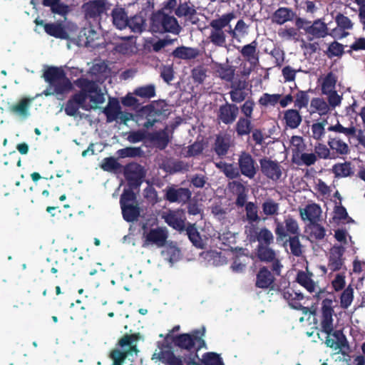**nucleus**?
Returning <instances> with one entry per match:
<instances>
[{"label":"nucleus","mask_w":365,"mask_h":365,"mask_svg":"<svg viewBox=\"0 0 365 365\" xmlns=\"http://www.w3.org/2000/svg\"><path fill=\"white\" fill-rule=\"evenodd\" d=\"M198 332L199 331H195L192 335L187 334H180L174 339V343L176 346L182 349L189 350L195 344L194 341L195 340L199 342L198 349L205 347V342L204 340L197 336Z\"/></svg>","instance_id":"obj_12"},{"label":"nucleus","mask_w":365,"mask_h":365,"mask_svg":"<svg viewBox=\"0 0 365 365\" xmlns=\"http://www.w3.org/2000/svg\"><path fill=\"white\" fill-rule=\"evenodd\" d=\"M238 163L242 175L249 178L255 177L256 168L255 161L250 154L242 153L239 158Z\"/></svg>","instance_id":"obj_15"},{"label":"nucleus","mask_w":365,"mask_h":365,"mask_svg":"<svg viewBox=\"0 0 365 365\" xmlns=\"http://www.w3.org/2000/svg\"><path fill=\"white\" fill-rule=\"evenodd\" d=\"M230 147V140L228 138L218 136L215 143V151L219 155H224Z\"/></svg>","instance_id":"obj_53"},{"label":"nucleus","mask_w":365,"mask_h":365,"mask_svg":"<svg viewBox=\"0 0 365 365\" xmlns=\"http://www.w3.org/2000/svg\"><path fill=\"white\" fill-rule=\"evenodd\" d=\"M296 25L300 29H304L306 33L313 38H324L329 35L327 25L322 21L318 19L314 21L312 25L302 19L296 21Z\"/></svg>","instance_id":"obj_8"},{"label":"nucleus","mask_w":365,"mask_h":365,"mask_svg":"<svg viewBox=\"0 0 365 365\" xmlns=\"http://www.w3.org/2000/svg\"><path fill=\"white\" fill-rule=\"evenodd\" d=\"M238 115V108L235 105L226 104L222 106L219 110V118L225 124L235 121Z\"/></svg>","instance_id":"obj_20"},{"label":"nucleus","mask_w":365,"mask_h":365,"mask_svg":"<svg viewBox=\"0 0 365 365\" xmlns=\"http://www.w3.org/2000/svg\"><path fill=\"white\" fill-rule=\"evenodd\" d=\"M312 274L307 270L300 271L297 276V282L304 287L310 293H317L319 287L318 284L312 279Z\"/></svg>","instance_id":"obj_19"},{"label":"nucleus","mask_w":365,"mask_h":365,"mask_svg":"<svg viewBox=\"0 0 365 365\" xmlns=\"http://www.w3.org/2000/svg\"><path fill=\"white\" fill-rule=\"evenodd\" d=\"M81 97L79 93H77L68 101L65 108V112L68 115L77 116L78 115V109L80 107L81 108Z\"/></svg>","instance_id":"obj_34"},{"label":"nucleus","mask_w":365,"mask_h":365,"mask_svg":"<svg viewBox=\"0 0 365 365\" xmlns=\"http://www.w3.org/2000/svg\"><path fill=\"white\" fill-rule=\"evenodd\" d=\"M332 304L333 301L330 299H325L322 302L321 327L326 334H331L334 329Z\"/></svg>","instance_id":"obj_11"},{"label":"nucleus","mask_w":365,"mask_h":365,"mask_svg":"<svg viewBox=\"0 0 365 365\" xmlns=\"http://www.w3.org/2000/svg\"><path fill=\"white\" fill-rule=\"evenodd\" d=\"M135 94L142 98H153L155 95V86L153 85H148L138 88L135 90Z\"/></svg>","instance_id":"obj_56"},{"label":"nucleus","mask_w":365,"mask_h":365,"mask_svg":"<svg viewBox=\"0 0 365 365\" xmlns=\"http://www.w3.org/2000/svg\"><path fill=\"white\" fill-rule=\"evenodd\" d=\"M292 161L298 165L310 166L314 165L317 161V155L315 153H300L293 155Z\"/></svg>","instance_id":"obj_31"},{"label":"nucleus","mask_w":365,"mask_h":365,"mask_svg":"<svg viewBox=\"0 0 365 365\" xmlns=\"http://www.w3.org/2000/svg\"><path fill=\"white\" fill-rule=\"evenodd\" d=\"M225 175L229 178H235L239 176V171L237 168L231 164H227L222 162L216 164Z\"/></svg>","instance_id":"obj_51"},{"label":"nucleus","mask_w":365,"mask_h":365,"mask_svg":"<svg viewBox=\"0 0 365 365\" xmlns=\"http://www.w3.org/2000/svg\"><path fill=\"white\" fill-rule=\"evenodd\" d=\"M43 77L49 83L43 92L46 96L55 95L58 98H61V96L68 93L72 88L71 81L60 68H48L45 71Z\"/></svg>","instance_id":"obj_2"},{"label":"nucleus","mask_w":365,"mask_h":365,"mask_svg":"<svg viewBox=\"0 0 365 365\" xmlns=\"http://www.w3.org/2000/svg\"><path fill=\"white\" fill-rule=\"evenodd\" d=\"M123 218L128 222L135 220L139 215L138 208L132 204L120 205Z\"/></svg>","instance_id":"obj_39"},{"label":"nucleus","mask_w":365,"mask_h":365,"mask_svg":"<svg viewBox=\"0 0 365 365\" xmlns=\"http://www.w3.org/2000/svg\"><path fill=\"white\" fill-rule=\"evenodd\" d=\"M309 96L305 91H299L295 96L294 106L301 109L307 106Z\"/></svg>","instance_id":"obj_60"},{"label":"nucleus","mask_w":365,"mask_h":365,"mask_svg":"<svg viewBox=\"0 0 365 365\" xmlns=\"http://www.w3.org/2000/svg\"><path fill=\"white\" fill-rule=\"evenodd\" d=\"M258 257L262 261L272 262V269L277 274H279L282 266L280 264L277 254L274 250L267 247L259 245L258 248Z\"/></svg>","instance_id":"obj_14"},{"label":"nucleus","mask_w":365,"mask_h":365,"mask_svg":"<svg viewBox=\"0 0 365 365\" xmlns=\"http://www.w3.org/2000/svg\"><path fill=\"white\" fill-rule=\"evenodd\" d=\"M230 185L238 194L236 201L237 205L241 207L245 205L247 200V190L245 187L239 182H232Z\"/></svg>","instance_id":"obj_40"},{"label":"nucleus","mask_w":365,"mask_h":365,"mask_svg":"<svg viewBox=\"0 0 365 365\" xmlns=\"http://www.w3.org/2000/svg\"><path fill=\"white\" fill-rule=\"evenodd\" d=\"M262 173L272 181H277L282 175L283 168L277 160L268 158L259 160Z\"/></svg>","instance_id":"obj_10"},{"label":"nucleus","mask_w":365,"mask_h":365,"mask_svg":"<svg viewBox=\"0 0 365 365\" xmlns=\"http://www.w3.org/2000/svg\"><path fill=\"white\" fill-rule=\"evenodd\" d=\"M284 222L286 230L282 223L277 222L275 232L278 236L284 237L288 234L296 235L299 233L298 223L294 219L287 216Z\"/></svg>","instance_id":"obj_18"},{"label":"nucleus","mask_w":365,"mask_h":365,"mask_svg":"<svg viewBox=\"0 0 365 365\" xmlns=\"http://www.w3.org/2000/svg\"><path fill=\"white\" fill-rule=\"evenodd\" d=\"M321 213V207L315 203H312L303 208H299L302 220L304 221L307 220L311 223H316L319 219Z\"/></svg>","instance_id":"obj_17"},{"label":"nucleus","mask_w":365,"mask_h":365,"mask_svg":"<svg viewBox=\"0 0 365 365\" xmlns=\"http://www.w3.org/2000/svg\"><path fill=\"white\" fill-rule=\"evenodd\" d=\"M36 23L43 26L48 35L62 39L68 38L70 35L77 30L76 25L71 22H67L65 24H43V21L36 20Z\"/></svg>","instance_id":"obj_6"},{"label":"nucleus","mask_w":365,"mask_h":365,"mask_svg":"<svg viewBox=\"0 0 365 365\" xmlns=\"http://www.w3.org/2000/svg\"><path fill=\"white\" fill-rule=\"evenodd\" d=\"M328 103L322 98H314L311 100L309 106L310 114L317 113L319 115H325L331 111Z\"/></svg>","instance_id":"obj_22"},{"label":"nucleus","mask_w":365,"mask_h":365,"mask_svg":"<svg viewBox=\"0 0 365 365\" xmlns=\"http://www.w3.org/2000/svg\"><path fill=\"white\" fill-rule=\"evenodd\" d=\"M279 36L286 41L289 40H297L298 39V31L294 28H283L278 31Z\"/></svg>","instance_id":"obj_54"},{"label":"nucleus","mask_w":365,"mask_h":365,"mask_svg":"<svg viewBox=\"0 0 365 365\" xmlns=\"http://www.w3.org/2000/svg\"><path fill=\"white\" fill-rule=\"evenodd\" d=\"M158 147L164 148L169 141L168 134L164 132L156 133L153 137Z\"/></svg>","instance_id":"obj_63"},{"label":"nucleus","mask_w":365,"mask_h":365,"mask_svg":"<svg viewBox=\"0 0 365 365\" xmlns=\"http://www.w3.org/2000/svg\"><path fill=\"white\" fill-rule=\"evenodd\" d=\"M115 50L123 54H130L135 51V43L133 38L125 39L115 46Z\"/></svg>","instance_id":"obj_37"},{"label":"nucleus","mask_w":365,"mask_h":365,"mask_svg":"<svg viewBox=\"0 0 365 365\" xmlns=\"http://www.w3.org/2000/svg\"><path fill=\"white\" fill-rule=\"evenodd\" d=\"M344 53V46L342 44L334 41L331 43L328 48V56L329 57L340 56Z\"/></svg>","instance_id":"obj_61"},{"label":"nucleus","mask_w":365,"mask_h":365,"mask_svg":"<svg viewBox=\"0 0 365 365\" xmlns=\"http://www.w3.org/2000/svg\"><path fill=\"white\" fill-rule=\"evenodd\" d=\"M90 73L101 80L107 76V66L104 63H96L91 68Z\"/></svg>","instance_id":"obj_55"},{"label":"nucleus","mask_w":365,"mask_h":365,"mask_svg":"<svg viewBox=\"0 0 365 365\" xmlns=\"http://www.w3.org/2000/svg\"><path fill=\"white\" fill-rule=\"evenodd\" d=\"M204 365H222L220 356L214 352L207 353L202 356Z\"/></svg>","instance_id":"obj_59"},{"label":"nucleus","mask_w":365,"mask_h":365,"mask_svg":"<svg viewBox=\"0 0 365 365\" xmlns=\"http://www.w3.org/2000/svg\"><path fill=\"white\" fill-rule=\"evenodd\" d=\"M246 217L250 222H257L259 220L257 214V207L252 202H248L245 206Z\"/></svg>","instance_id":"obj_57"},{"label":"nucleus","mask_w":365,"mask_h":365,"mask_svg":"<svg viewBox=\"0 0 365 365\" xmlns=\"http://www.w3.org/2000/svg\"><path fill=\"white\" fill-rule=\"evenodd\" d=\"M251 130V122L248 118H240L236 124V131L239 135H247Z\"/></svg>","instance_id":"obj_50"},{"label":"nucleus","mask_w":365,"mask_h":365,"mask_svg":"<svg viewBox=\"0 0 365 365\" xmlns=\"http://www.w3.org/2000/svg\"><path fill=\"white\" fill-rule=\"evenodd\" d=\"M318 81L321 85L322 93L324 95L329 94L335 91L336 78L332 73L321 76Z\"/></svg>","instance_id":"obj_26"},{"label":"nucleus","mask_w":365,"mask_h":365,"mask_svg":"<svg viewBox=\"0 0 365 365\" xmlns=\"http://www.w3.org/2000/svg\"><path fill=\"white\" fill-rule=\"evenodd\" d=\"M227 27L228 30H226L227 33L232 38L236 39L239 42L240 41V38L247 34L248 26L243 20H239L234 29H232L230 25L227 26Z\"/></svg>","instance_id":"obj_29"},{"label":"nucleus","mask_w":365,"mask_h":365,"mask_svg":"<svg viewBox=\"0 0 365 365\" xmlns=\"http://www.w3.org/2000/svg\"><path fill=\"white\" fill-rule=\"evenodd\" d=\"M284 298L287 301L289 306L294 309H300L303 307L300 302L304 299V296L301 293L287 291L284 292Z\"/></svg>","instance_id":"obj_33"},{"label":"nucleus","mask_w":365,"mask_h":365,"mask_svg":"<svg viewBox=\"0 0 365 365\" xmlns=\"http://www.w3.org/2000/svg\"><path fill=\"white\" fill-rule=\"evenodd\" d=\"M284 119L286 125L290 128H297L302 122V117L299 112L294 109H289L285 111Z\"/></svg>","instance_id":"obj_32"},{"label":"nucleus","mask_w":365,"mask_h":365,"mask_svg":"<svg viewBox=\"0 0 365 365\" xmlns=\"http://www.w3.org/2000/svg\"><path fill=\"white\" fill-rule=\"evenodd\" d=\"M344 247L334 245L330 250L329 267L333 270L339 269L343 264L342 256L344 252Z\"/></svg>","instance_id":"obj_21"},{"label":"nucleus","mask_w":365,"mask_h":365,"mask_svg":"<svg viewBox=\"0 0 365 365\" xmlns=\"http://www.w3.org/2000/svg\"><path fill=\"white\" fill-rule=\"evenodd\" d=\"M280 94L264 93L259 99V103L262 106H274L280 100Z\"/></svg>","instance_id":"obj_46"},{"label":"nucleus","mask_w":365,"mask_h":365,"mask_svg":"<svg viewBox=\"0 0 365 365\" xmlns=\"http://www.w3.org/2000/svg\"><path fill=\"white\" fill-rule=\"evenodd\" d=\"M166 197L170 202H182L190 197V192L186 188H170L167 191Z\"/></svg>","instance_id":"obj_27"},{"label":"nucleus","mask_w":365,"mask_h":365,"mask_svg":"<svg viewBox=\"0 0 365 365\" xmlns=\"http://www.w3.org/2000/svg\"><path fill=\"white\" fill-rule=\"evenodd\" d=\"M337 26L331 29L329 36L336 39H342L349 35V31L354 29V23L346 16L339 13L334 18Z\"/></svg>","instance_id":"obj_9"},{"label":"nucleus","mask_w":365,"mask_h":365,"mask_svg":"<svg viewBox=\"0 0 365 365\" xmlns=\"http://www.w3.org/2000/svg\"><path fill=\"white\" fill-rule=\"evenodd\" d=\"M331 171L337 178H346L353 173L351 163L348 162L335 164L332 167Z\"/></svg>","instance_id":"obj_35"},{"label":"nucleus","mask_w":365,"mask_h":365,"mask_svg":"<svg viewBox=\"0 0 365 365\" xmlns=\"http://www.w3.org/2000/svg\"><path fill=\"white\" fill-rule=\"evenodd\" d=\"M274 237L272 233L266 228H262L259 230L257 234V240L260 243V245L262 244L269 245L273 242Z\"/></svg>","instance_id":"obj_58"},{"label":"nucleus","mask_w":365,"mask_h":365,"mask_svg":"<svg viewBox=\"0 0 365 365\" xmlns=\"http://www.w3.org/2000/svg\"><path fill=\"white\" fill-rule=\"evenodd\" d=\"M119 347L113 349L110 357L113 365H122L127 356L136 355V340L133 336L125 335L118 342Z\"/></svg>","instance_id":"obj_5"},{"label":"nucleus","mask_w":365,"mask_h":365,"mask_svg":"<svg viewBox=\"0 0 365 365\" xmlns=\"http://www.w3.org/2000/svg\"><path fill=\"white\" fill-rule=\"evenodd\" d=\"M165 221L174 229L181 231L185 228V215L182 210L169 211L164 215Z\"/></svg>","instance_id":"obj_16"},{"label":"nucleus","mask_w":365,"mask_h":365,"mask_svg":"<svg viewBox=\"0 0 365 365\" xmlns=\"http://www.w3.org/2000/svg\"><path fill=\"white\" fill-rule=\"evenodd\" d=\"M331 285L336 292L343 289L346 285L345 276L341 274H337L332 280Z\"/></svg>","instance_id":"obj_64"},{"label":"nucleus","mask_w":365,"mask_h":365,"mask_svg":"<svg viewBox=\"0 0 365 365\" xmlns=\"http://www.w3.org/2000/svg\"><path fill=\"white\" fill-rule=\"evenodd\" d=\"M328 130L331 132L343 133L346 137L354 136L356 134V129L354 126L351 125L349 127H344L338 121L336 124L334 125H330L328 128Z\"/></svg>","instance_id":"obj_41"},{"label":"nucleus","mask_w":365,"mask_h":365,"mask_svg":"<svg viewBox=\"0 0 365 365\" xmlns=\"http://www.w3.org/2000/svg\"><path fill=\"white\" fill-rule=\"evenodd\" d=\"M334 237L336 241L340 243L339 246L344 247V250L347 247L352 245L351 237L349 235L348 232L344 230H336Z\"/></svg>","instance_id":"obj_48"},{"label":"nucleus","mask_w":365,"mask_h":365,"mask_svg":"<svg viewBox=\"0 0 365 365\" xmlns=\"http://www.w3.org/2000/svg\"><path fill=\"white\" fill-rule=\"evenodd\" d=\"M327 120L314 123L311 126L312 137L317 140H322L325 136V125Z\"/></svg>","instance_id":"obj_45"},{"label":"nucleus","mask_w":365,"mask_h":365,"mask_svg":"<svg viewBox=\"0 0 365 365\" xmlns=\"http://www.w3.org/2000/svg\"><path fill=\"white\" fill-rule=\"evenodd\" d=\"M163 361L166 365H182V360L180 357L176 356L173 353L164 354Z\"/></svg>","instance_id":"obj_62"},{"label":"nucleus","mask_w":365,"mask_h":365,"mask_svg":"<svg viewBox=\"0 0 365 365\" xmlns=\"http://www.w3.org/2000/svg\"><path fill=\"white\" fill-rule=\"evenodd\" d=\"M162 255L165 259L173 263L180 258V252L177 247L170 245L162 251Z\"/></svg>","instance_id":"obj_43"},{"label":"nucleus","mask_w":365,"mask_h":365,"mask_svg":"<svg viewBox=\"0 0 365 365\" xmlns=\"http://www.w3.org/2000/svg\"><path fill=\"white\" fill-rule=\"evenodd\" d=\"M151 29L153 32L178 34L181 27L174 16L164 11H159L152 16Z\"/></svg>","instance_id":"obj_4"},{"label":"nucleus","mask_w":365,"mask_h":365,"mask_svg":"<svg viewBox=\"0 0 365 365\" xmlns=\"http://www.w3.org/2000/svg\"><path fill=\"white\" fill-rule=\"evenodd\" d=\"M112 17L114 26L118 29H123L127 26L128 16L123 9H114L112 11Z\"/></svg>","instance_id":"obj_30"},{"label":"nucleus","mask_w":365,"mask_h":365,"mask_svg":"<svg viewBox=\"0 0 365 365\" xmlns=\"http://www.w3.org/2000/svg\"><path fill=\"white\" fill-rule=\"evenodd\" d=\"M354 299V289L351 286L347 287L341 293L340 297V305L342 308H348Z\"/></svg>","instance_id":"obj_47"},{"label":"nucleus","mask_w":365,"mask_h":365,"mask_svg":"<svg viewBox=\"0 0 365 365\" xmlns=\"http://www.w3.org/2000/svg\"><path fill=\"white\" fill-rule=\"evenodd\" d=\"M274 282V277L266 268L259 270L257 275L256 285L259 288H269Z\"/></svg>","instance_id":"obj_28"},{"label":"nucleus","mask_w":365,"mask_h":365,"mask_svg":"<svg viewBox=\"0 0 365 365\" xmlns=\"http://www.w3.org/2000/svg\"><path fill=\"white\" fill-rule=\"evenodd\" d=\"M173 54L175 57L178 58L191 59L197 56V51L192 48L181 46L174 50Z\"/></svg>","instance_id":"obj_38"},{"label":"nucleus","mask_w":365,"mask_h":365,"mask_svg":"<svg viewBox=\"0 0 365 365\" xmlns=\"http://www.w3.org/2000/svg\"><path fill=\"white\" fill-rule=\"evenodd\" d=\"M241 53L246 61L252 66H257L259 57L257 53V43L255 41L243 46L241 50Z\"/></svg>","instance_id":"obj_23"},{"label":"nucleus","mask_w":365,"mask_h":365,"mask_svg":"<svg viewBox=\"0 0 365 365\" xmlns=\"http://www.w3.org/2000/svg\"><path fill=\"white\" fill-rule=\"evenodd\" d=\"M294 13L289 8L280 7L274 11L272 16V21L279 25L292 20Z\"/></svg>","instance_id":"obj_24"},{"label":"nucleus","mask_w":365,"mask_h":365,"mask_svg":"<svg viewBox=\"0 0 365 365\" xmlns=\"http://www.w3.org/2000/svg\"><path fill=\"white\" fill-rule=\"evenodd\" d=\"M330 148L340 155H346L349 152L348 145L339 138H331L328 142Z\"/></svg>","instance_id":"obj_36"},{"label":"nucleus","mask_w":365,"mask_h":365,"mask_svg":"<svg viewBox=\"0 0 365 365\" xmlns=\"http://www.w3.org/2000/svg\"><path fill=\"white\" fill-rule=\"evenodd\" d=\"M120 110V106L117 99L110 98L106 107L103 109V113L107 117V121L110 123L118 120V115Z\"/></svg>","instance_id":"obj_25"},{"label":"nucleus","mask_w":365,"mask_h":365,"mask_svg":"<svg viewBox=\"0 0 365 365\" xmlns=\"http://www.w3.org/2000/svg\"><path fill=\"white\" fill-rule=\"evenodd\" d=\"M235 18V15L234 13L230 12L225 14L210 21V26L211 29L208 38L211 43L219 47L225 46L226 34L225 31H223V29L230 26V23Z\"/></svg>","instance_id":"obj_3"},{"label":"nucleus","mask_w":365,"mask_h":365,"mask_svg":"<svg viewBox=\"0 0 365 365\" xmlns=\"http://www.w3.org/2000/svg\"><path fill=\"white\" fill-rule=\"evenodd\" d=\"M289 147L292 153V156L303 152L305 148L303 138L297 135L292 136L290 140Z\"/></svg>","instance_id":"obj_49"},{"label":"nucleus","mask_w":365,"mask_h":365,"mask_svg":"<svg viewBox=\"0 0 365 365\" xmlns=\"http://www.w3.org/2000/svg\"><path fill=\"white\" fill-rule=\"evenodd\" d=\"M83 8L87 19H97L108 9L104 0L91 1Z\"/></svg>","instance_id":"obj_13"},{"label":"nucleus","mask_w":365,"mask_h":365,"mask_svg":"<svg viewBox=\"0 0 365 365\" xmlns=\"http://www.w3.org/2000/svg\"><path fill=\"white\" fill-rule=\"evenodd\" d=\"M217 72L222 79L230 82L234 78L235 69L231 66L220 65L217 67Z\"/></svg>","instance_id":"obj_44"},{"label":"nucleus","mask_w":365,"mask_h":365,"mask_svg":"<svg viewBox=\"0 0 365 365\" xmlns=\"http://www.w3.org/2000/svg\"><path fill=\"white\" fill-rule=\"evenodd\" d=\"M186 231L190 240L193 243V245L197 247H202V241L195 226L189 225L187 227Z\"/></svg>","instance_id":"obj_52"},{"label":"nucleus","mask_w":365,"mask_h":365,"mask_svg":"<svg viewBox=\"0 0 365 365\" xmlns=\"http://www.w3.org/2000/svg\"><path fill=\"white\" fill-rule=\"evenodd\" d=\"M127 26L133 32L140 33L145 29V20L141 16L136 15L130 20L128 19Z\"/></svg>","instance_id":"obj_42"},{"label":"nucleus","mask_w":365,"mask_h":365,"mask_svg":"<svg viewBox=\"0 0 365 365\" xmlns=\"http://www.w3.org/2000/svg\"><path fill=\"white\" fill-rule=\"evenodd\" d=\"M76 85L81 89L78 93L81 97L80 102L85 110L97 109L105 102L104 93L95 82L80 78L76 81Z\"/></svg>","instance_id":"obj_1"},{"label":"nucleus","mask_w":365,"mask_h":365,"mask_svg":"<svg viewBox=\"0 0 365 365\" xmlns=\"http://www.w3.org/2000/svg\"><path fill=\"white\" fill-rule=\"evenodd\" d=\"M143 247L155 245L158 247H163L168 238V232L165 228L157 227L150 230H144Z\"/></svg>","instance_id":"obj_7"}]
</instances>
